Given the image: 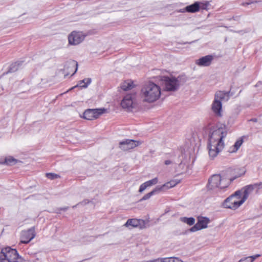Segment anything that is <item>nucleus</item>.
Returning a JSON list of instances; mask_svg holds the SVG:
<instances>
[{"label":"nucleus","instance_id":"f257e3e1","mask_svg":"<svg viewBox=\"0 0 262 262\" xmlns=\"http://www.w3.org/2000/svg\"><path fill=\"white\" fill-rule=\"evenodd\" d=\"M161 94L160 87L154 82H149L142 88L140 96L143 102L152 103L160 98Z\"/></svg>","mask_w":262,"mask_h":262},{"label":"nucleus","instance_id":"f03ea898","mask_svg":"<svg viewBox=\"0 0 262 262\" xmlns=\"http://www.w3.org/2000/svg\"><path fill=\"white\" fill-rule=\"evenodd\" d=\"M25 261L15 249H12L8 247L2 249L0 252V262H24Z\"/></svg>","mask_w":262,"mask_h":262},{"label":"nucleus","instance_id":"7ed1b4c3","mask_svg":"<svg viewBox=\"0 0 262 262\" xmlns=\"http://www.w3.org/2000/svg\"><path fill=\"white\" fill-rule=\"evenodd\" d=\"M242 190L236 191L224 201L222 204L223 206L225 208H229L233 210L237 209L244 203V201L242 199Z\"/></svg>","mask_w":262,"mask_h":262},{"label":"nucleus","instance_id":"20e7f679","mask_svg":"<svg viewBox=\"0 0 262 262\" xmlns=\"http://www.w3.org/2000/svg\"><path fill=\"white\" fill-rule=\"evenodd\" d=\"M229 182L225 179L222 178L220 174H214L208 180V189L213 190L217 188L223 190L228 187Z\"/></svg>","mask_w":262,"mask_h":262},{"label":"nucleus","instance_id":"39448f33","mask_svg":"<svg viewBox=\"0 0 262 262\" xmlns=\"http://www.w3.org/2000/svg\"><path fill=\"white\" fill-rule=\"evenodd\" d=\"M226 136L225 127H221L214 129L209 135V142L217 144L219 146H224L223 139Z\"/></svg>","mask_w":262,"mask_h":262},{"label":"nucleus","instance_id":"423d86ee","mask_svg":"<svg viewBox=\"0 0 262 262\" xmlns=\"http://www.w3.org/2000/svg\"><path fill=\"white\" fill-rule=\"evenodd\" d=\"M161 80L165 85V88L167 91H175L180 86V82L178 78L174 77L162 76Z\"/></svg>","mask_w":262,"mask_h":262},{"label":"nucleus","instance_id":"0eeeda50","mask_svg":"<svg viewBox=\"0 0 262 262\" xmlns=\"http://www.w3.org/2000/svg\"><path fill=\"white\" fill-rule=\"evenodd\" d=\"M106 111V110L104 108L88 109L84 112L83 117L88 120H93L98 118Z\"/></svg>","mask_w":262,"mask_h":262},{"label":"nucleus","instance_id":"6e6552de","mask_svg":"<svg viewBox=\"0 0 262 262\" xmlns=\"http://www.w3.org/2000/svg\"><path fill=\"white\" fill-rule=\"evenodd\" d=\"M210 220L208 217L198 216L197 223L189 229V231L191 232H194L205 229L207 228L208 224Z\"/></svg>","mask_w":262,"mask_h":262},{"label":"nucleus","instance_id":"1a4fd4ad","mask_svg":"<svg viewBox=\"0 0 262 262\" xmlns=\"http://www.w3.org/2000/svg\"><path fill=\"white\" fill-rule=\"evenodd\" d=\"M136 93H130L126 95L121 102V106L127 110H130L133 108V105L136 98Z\"/></svg>","mask_w":262,"mask_h":262},{"label":"nucleus","instance_id":"9d476101","mask_svg":"<svg viewBox=\"0 0 262 262\" xmlns=\"http://www.w3.org/2000/svg\"><path fill=\"white\" fill-rule=\"evenodd\" d=\"M35 227H32L27 230L22 231L20 243L28 244L35 236Z\"/></svg>","mask_w":262,"mask_h":262},{"label":"nucleus","instance_id":"9b49d317","mask_svg":"<svg viewBox=\"0 0 262 262\" xmlns=\"http://www.w3.org/2000/svg\"><path fill=\"white\" fill-rule=\"evenodd\" d=\"M142 142L140 141L126 139L121 141L119 144L120 148L123 150H128L139 146Z\"/></svg>","mask_w":262,"mask_h":262},{"label":"nucleus","instance_id":"f8f14e48","mask_svg":"<svg viewBox=\"0 0 262 262\" xmlns=\"http://www.w3.org/2000/svg\"><path fill=\"white\" fill-rule=\"evenodd\" d=\"M84 38V36L81 32H72L69 36V42L72 45H77L82 42Z\"/></svg>","mask_w":262,"mask_h":262},{"label":"nucleus","instance_id":"ddd939ff","mask_svg":"<svg viewBox=\"0 0 262 262\" xmlns=\"http://www.w3.org/2000/svg\"><path fill=\"white\" fill-rule=\"evenodd\" d=\"M223 148L224 146H219L217 144H216L208 142V149L209 157L211 159L214 158Z\"/></svg>","mask_w":262,"mask_h":262},{"label":"nucleus","instance_id":"4468645a","mask_svg":"<svg viewBox=\"0 0 262 262\" xmlns=\"http://www.w3.org/2000/svg\"><path fill=\"white\" fill-rule=\"evenodd\" d=\"M213 60L212 55H208L195 60V63L199 67H208L211 65Z\"/></svg>","mask_w":262,"mask_h":262},{"label":"nucleus","instance_id":"2eb2a0df","mask_svg":"<svg viewBox=\"0 0 262 262\" xmlns=\"http://www.w3.org/2000/svg\"><path fill=\"white\" fill-rule=\"evenodd\" d=\"M126 227H139L142 229L145 227V221L143 220L137 219H128L124 225Z\"/></svg>","mask_w":262,"mask_h":262},{"label":"nucleus","instance_id":"dca6fc26","mask_svg":"<svg viewBox=\"0 0 262 262\" xmlns=\"http://www.w3.org/2000/svg\"><path fill=\"white\" fill-rule=\"evenodd\" d=\"M211 109L215 115L217 117H222V103L220 101L214 99L212 105Z\"/></svg>","mask_w":262,"mask_h":262},{"label":"nucleus","instance_id":"f3484780","mask_svg":"<svg viewBox=\"0 0 262 262\" xmlns=\"http://www.w3.org/2000/svg\"><path fill=\"white\" fill-rule=\"evenodd\" d=\"M230 98L229 92L224 91H217L214 95V99L220 102L227 101Z\"/></svg>","mask_w":262,"mask_h":262},{"label":"nucleus","instance_id":"a211bd4d","mask_svg":"<svg viewBox=\"0 0 262 262\" xmlns=\"http://www.w3.org/2000/svg\"><path fill=\"white\" fill-rule=\"evenodd\" d=\"M254 188V185H249L245 186L240 190L242 191V199L244 202L249 197V194L253 191Z\"/></svg>","mask_w":262,"mask_h":262},{"label":"nucleus","instance_id":"6ab92c4d","mask_svg":"<svg viewBox=\"0 0 262 262\" xmlns=\"http://www.w3.org/2000/svg\"><path fill=\"white\" fill-rule=\"evenodd\" d=\"M157 183H158V179L157 178H155L151 180L146 181L140 185L139 189V192L140 193H142L147 187H150L154 184H156Z\"/></svg>","mask_w":262,"mask_h":262},{"label":"nucleus","instance_id":"aec40b11","mask_svg":"<svg viewBox=\"0 0 262 262\" xmlns=\"http://www.w3.org/2000/svg\"><path fill=\"white\" fill-rule=\"evenodd\" d=\"M180 182V180H171L165 184H163L162 186H159V188H161L160 191L162 190H165L166 189H168L171 188L174 186H175L177 184H179Z\"/></svg>","mask_w":262,"mask_h":262},{"label":"nucleus","instance_id":"412c9836","mask_svg":"<svg viewBox=\"0 0 262 262\" xmlns=\"http://www.w3.org/2000/svg\"><path fill=\"white\" fill-rule=\"evenodd\" d=\"M185 10L189 13H195L199 11L200 10V2H195L193 4L186 6Z\"/></svg>","mask_w":262,"mask_h":262},{"label":"nucleus","instance_id":"4be33fe9","mask_svg":"<svg viewBox=\"0 0 262 262\" xmlns=\"http://www.w3.org/2000/svg\"><path fill=\"white\" fill-rule=\"evenodd\" d=\"M91 79L90 78H85L79 82V83L75 86L72 87L70 89H69L68 91H67V92H69V91L74 89V88L76 87H80L81 88H86L91 83Z\"/></svg>","mask_w":262,"mask_h":262},{"label":"nucleus","instance_id":"5701e85b","mask_svg":"<svg viewBox=\"0 0 262 262\" xmlns=\"http://www.w3.org/2000/svg\"><path fill=\"white\" fill-rule=\"evenodd\" d=\"M120 88L125 91L129 90L134 88L133 81L130 80L124 81L121 84Z\"/></svg>","mask_w":262,"mask_h":262},{"label":"nucleus","instance_id":"b1692460","mask_svg":"<svg viewBox=\"0 0 262 262\" xmlns=\"http://www.w3.org/2000/svg\"><path fill=\"white\" fill-rule=\"evenodd\" d=\"M161 188H159V186H157L154 190H152L151 192L146 194L144 195L140 200V201H143L149 199L151 196L154 194L158 193L160 192Z\"/></svg>","mask_w":262,"mask_h":262},{"label":"nucleus","instance_id":"393cba45","mask_svg":"<svg viewBox=\"0 0 262 262\" xmlns=\"http://www.w3.org/2000/svg\"><path fill=\"white\" fill-rule=\"evenodd\" d=\"M243 143V138H239L234 143V145L230 147V152H234L238 150L241 146L242 145Z\"/></svg>","mask_w":262,"mask_h":262},{"label":"nucleus","instance_id":"a878e982","mask_svg":"<svg viewBox=\"0 0 262 262\" xmlns=\"http://www.w3.org/2000/svg\"><path fill=\"white\" fill-rule=\"evenodd\" d=\"M67 68H72L74 69V72L72 75H73L77 71L78 69V62L75 60H71L67 62Z\"/></svg>","mask_w":262,"mask_h":262},{"label":"nucleus","instance_id":"bb28decb","mask_svg":"<svg viewBox=\"0 0 262 262\" xmlns=\"http://www.w3.org/2000/svg\"><path fill=\"white\" fill-rule=\"evenodd\" d=\"M17 162L18 160L17 159H14L12 157L9 156L5 158V161L2 163L11 166L15 165Z\"/></svg>","mask_w":262,"mask_h":262},{"label":"nucleus","instance_id":"cd10ccee","mask_svg":"<svg viewBox=\"0 0 262 262\" xmlns=\"http://www.w3.org/2000/svg\"><path fill=\"white\" fill-rule=\"evenodd\" d=\"M22 64L21 61H18L11 64L8 72L12 73L17 71Z\"/></svg>","mask_w":262,"mask_h":262},{"label":"nucleus","instance_id":"c85d7f7f","mask_svg":"<svg viewBox=\"0 0 262 262\" xmlns=\"http://www.w3.org/2000/svg\"><path fill=\"white\" fill-rule=\"evenodd\" d=\"M260 256V254H256L253 256H248L242 258L238 262H253L256 258L259 257Z\"/></svg>","mask_w":262,"mask_h":262},{"label":"nucleus","instance_id":"c756f323","mask_svg":"<svg viewBox=\"0 0 262 262\" xmlns=\"http://www.w3.org/2000/svg\"><path fill=\"white\" fill-rule=\"evenodd\" d=\"M181 221L185 223H186L189 226L193 225L195 223V219L192 217H183L181 218Z\"/></svg>","mask_w":262,"mask_h":262},{"label":"nucleus","instance_id":"7c9ffc66","mask_svg":"<svg viewBox=\"0 0 262 262\" xmlns=\"http://www.w3.org/2000/svg\"><path fill=\"white\" fill-rule=\"evenodd\" d=\"M46 177L50 180H54L56 179L59 178L60 177L59 175L54 173H47L46 174Z\"/></svg>","mask_w":262,"mask_h":262},{"label":"nucleus","instance_id":"2f4dec72","mask_svg":"<svg viewBox=\"0 0 262 262\" xmlns=\"http://www.w3.org/2000/svg\"><path fill=\"white\" fill-rule=\"evenodd\" d=\"M165 262H183L181 259L177 257H165Z\"/></svg>","mask_w":262,"mask_h":262},{"label":"nucleus","instance_id":"473e14b6","mask_svg":"<svg viewBox=\"0 0 262 262\" xmlns=\"http://www.w3.org/2000/svg\"><path fill=\"white\" fill-rule=\"evenodd\" d=\"M259 2H260V1L250 0L248 2H247L243 3L242 5L243 6H247V5H251L252 4L257 3H259Z\"/></svg>","mask_w":262,"mask_h":262},{"label":"nucleus","instance_id":"72a5a7b5","mask_svg":"<svg viewBox=\"0 0 262 262\" xmlns=\"http://www.w3.org/2000/svg\"><path fill=\"white\" fill-rule=\"evenodd\" d=\"M209 5L208 2L201 3L200 2V9L206 10Z\"/></svg>","mask_w":262,"mask_h":262},{"label":"nucleus","instance_id":"f704fd0d","mask_svg":"<svg viewBox=\"0 0 262 262\" xmlns=\"http://www.w3.org/2000/svg\"><path fill=\"white\" fill-rule=\"evenodd\" d=\"M145 262H165V258H158L157 259L146 261Z\"/></svg>","mask_w":262,"mask_h":262},{"label":"nucleus","instance_id":"c9c22d12","mask_svg":"<svg viewBox=\"0 0 262 262\" xmlns=\"http://www.w3.org/2000/svg\"><path fill=\"white\" fill-rule=\"evenodd\" d=\"M90 202V201L88 199H85V200H84L82 202H79V203H78L77 204H76V205L73 206V208H74V207H76L77 206L79 205V204H88Z\"/></svg>","mask_w":262,"mask_h":262},{"label":"nucleus","instance_id":"e433bc0d","mask_svg":"<svg viewBox=\"0 0 262 262\" xmlns=\"http://www.w3.org/2000/svg\"><path fill=\"white\" fill-rule=\"evenodd\" d=\"M245 173V171H243L242 172H241V173L238 174V175L230 179V181H234L235 179H236L237 178H238V177H241L242 176H243L244 174Z\"/></svg>","mask_w":262,"mask_h":262},{"label":"nucleus","instance_id":"4c0bfd02","mask_svg":"<svg viewBox=\"0 0 262 262\" xmlns=\"http://www.w3.org/2000/svg\"><path fill=\"white\" fill-rule=\"evenodd\" d=\"M253 185H254V187H257L259 188H262V182H260L259 183H256L253 184Z\"/></svg>","mask_w":262,"mask_h":262},{"label":"nucleus","instance_id":"58836bf2","mask_svg":"<svg viewBox=\"0 0 262 262\" xmlns=\"http://www.w3.org/2000/svg\"><path fill=\"white\" fill-rule=\"evenodd\" d=\"M178 12H181V13H184V12H187V10H185V8H184L181 9L179 10L178 11Z\"/></svg>","mask_w":262,"mask_h":262},{"label":"nucleus","instance_id":"ea45409f","mask_svg":"<svg viewBox=\"0 0 262 262\" xmlns=\"http://www.w3.org/2000/svg\"><path fill=\"white\" fill-rule=\"evenodd\" d=\"M171 161L170 160H166V161H165V164L166 165H169V164H171Z\"/></svg>","mask_w":262,"mask_h":262},{"label":"nucleus","instance_id":"a19ab883","mask_svg":"<svg viewBox=\"0 0 262 262\" xmlns=\"http://www.w3.org/2000/svg\"><path fill=\"white\" fill-rule=\"evenodd\" d=\"M257 119L256 118H252L250 120V121H253V122H256L257 121Z\"/></svg>","mask_w":262,"mask_h":262},{"label":"nucleus","instance_id":"79ce46f5","mask_svg":"<svg viewBox=\"0 0 262 262\" xmlns=\"http://www.w3.org/2000/svg\"><path fill=\"white\" fill-rule=\"evenodd\" d=\"M68 207H64L60 209L61 210L66 211L68 209Z\"/></svg>","mask_w":262,"mask_h":262},{"label":"nucleus","instance_id":"37998d69","mask_svg":"<svg viewBox=\"0 0 262 262\" xmlns=\"http://www.w3.org/2000/svg\"><path fill=\"white\" fill-rule=\"evenodd\" d=\"M236 18H237V16H235V17H232V19H233V20H236Z\"/></svg>","mask_w":262,"mask_h":262},{"label":"nucleus","instance_id":"c03bdc74","mask_svg":"<svg viewBox=\"0 0 262 262\" xmlns=\"http://www.w3.org/2000/svg\"><path fill=\"white\" fill-rule=\"evenodd\" d=\"M236 18H237V16H235V17H232V19H233V20H236Z\"/></svg>","mask_w":262,"mask_h":262}]
</instances>
